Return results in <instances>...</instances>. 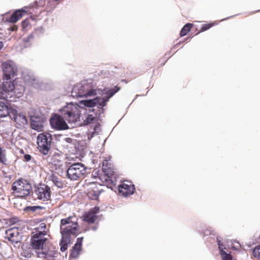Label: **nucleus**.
<instances>
[{
  "mask_svg": "<svg viewBox=\"0 0 260 260\" xmlns=\"http://www.w3.org/2000/svg\"><path fill=\"white\" fill-rule=\"evenodd\" d=\"M99 211L100 208L95 206L83 215V220L88 224L93 223L98 219V217L96 214L99 213Z\"/></svg>",
  "mask_w": 260,
  "mask_h": 260,
  "instance_id": "dca6fc26",
  "label": "nucleus"
},
{
  "mask_svg": "<svg viewBox=\"0 0 260 260\" xmlns=\"http://www.w3.org/2000/svg\"><path fill=\"white\" fill-rule=\"evenodd\" d=\"M18 29V27L16 25H14L11 27V30L12 31H16Z\"/></svg>",
  "mask_w": 260,
  "mask_h": 260,
  "instance_id": "58836bf2",
  "label": "nucleus"
},
{
  "mask_svg": "<svg viewBox=\"0 0 260 260\" xmlns=\"http://www.w3.org/2000/svg\"><path fill=\"white\" fill-rule=\"evenodd\" d=\"M97 101V105H98V108H102L106 105L107 102L109 101V99L107 96L106 99H101L99 98H96Z\"/></svg>",
  "mask_w": 260,
  "mask_h": 260,
  "instance_id": "c85d7f7f",
  "label": "nucleus"
},
{
  "mask_svg": "<svg viewBox=\"0 0 260 260\" xmlns=\"http://www.w3.org/2000/svg\"><path fill=\"white\" fill-rule=\"evenodd\" d=\"M52 138L50 135L40 134L37 137V144L40 152L44 155H46L50 149Z\"/></svg>",
  "mask_w": 260,
  "mask_h": 260,
  "instance_id": "0eeeda50",
  "label": "nucleus"
},
{
  "mask_svg": "<svg viewBox=\"0 0 260 260\" xmlns=\"http://www.w3.org/2000/svg\"><path fill=\"white\" fill-rule=\"evenodd\" d=\"M6 237L12 243H17L19 242V233L17 228H13L6 231Z\"/></svg>",
  "mask_w": 260,
  "mask_h": 260,
  "instance_id": "a211bd4d",
  "label": "nucleus"
},
{
  "mask_svg": "<svg viewBox=\"0 0 260 260\" xmlns=\"http://www.w3.org/2000/svg\"><path fill=\"white\" fill-rule=\"evenodd\" d=\"M35 193L40 200L48 201L50 200L51 193L50 188L46 185L41 184L35 190Z\"/></svg>",
  "mask_w": 260,
  "mask_h": 260,
  "instance_id": "ddd939ff",
  "label": "nucleus"
},
{
  "mask_svg": "<svg viewBox=\"0 0 260 260\" xmlns=\"http://www.w3.org/2000/svg\"><path fill=\"white\" fill-rule=\"evenodd\" d=\"M119 192L124 197L133 194L135 190V186L131 182L124 181L118 187Z\"/></svg>",
  "mask_w": 260,
  "mask_h": 260,
  "instance_id": "2eb2a0df",
  "label": "nucleus"
},
{
  "mask_svg": "<svg viewBox=\"0 0 260 260\" xmlns=\"http://www.w3.org/2000/svg\"><path fill=\"white\" fill-rule=\"evenodd\" d=\"M50 180L58 188H62L63 186V183L62 181L55 174H52L50 176Z\"/></svg>",
  "mask_w": 260,
  "mask_h": 260,
  "instance_id": "393cba45",
  "label": "nucleus"
},
{
  "mask_svg": "<svg viewBox=\"0 0 260 260\" xmlns=\"http://www.w3.org/2000/svg\"><path fill=\"white\" fill-rule=\"evenodd\" d=\"M64 140L66 142H67L68 143H71L72 142V139L70 138H65Z\"/></svg>",
  "mask_w": 260,
  "mask_h": 260,
  "instance_id": "4c0bfd02",
  "label": "nucleus"
},
{
  "mask_svg": "<svg viewBox=\"0 0 260 260\" xmlns=\"http://www.w3.org/2000/svg\"><path fill=\"white\" fill-rule=\"evenodd\" d=\"M253 255L254 257L260 259V245L254 248L253 250Z\"/></svg>",
  "mask_w": 260,
  "mask_h": 260,
  "instance_id": "473e14b6",
  "label": "nucleus"
},
{
  "mask_svg": "<svg viewBox=\"0 0 260 260\" xmlns=\"http://www.w3.org/2000/svg\"><path fill=\"white\" fill-rule=\"evenodd\" d=\"M116 175H102L96 178L101 181L103 183L102 186H106L108 188L113 189L116 184Z\"/></svg>",
  "mask_w": 260,
  "mask_h": 260,
  "instance_id": "f3484780",
  "label": "nucleus"
},
{
  "mask_svg": "<svg viewBox=\"0 0 260 260\" xmlns=\"http://www.w3.org/2000/svg\"><path fill=\"white\" fill-rule=\"evenodd\" d=\"M193 24L191 23H187L186 24L181 30L180 35L181 37H183L187 34V33L190 31L191 28L192 27Z\"/></svg>",
  "mask_w": 260,
  "mask_h": 260,
  "instance_id": "bb28decb",
  "label": "nucleus"
},
{
  "mask_svg": "<svg viewBox=\"0 0 260 260\" xmlns=\"http://www.w3.org/2000/svg\"><path fill=\"white\" fill-rule=\"evenodd\" d=\"M87 194L89 198L91 200H97L100 194L103 191L102 188V185L97 180L89 182L87 185Z\"/></svg>",
  "mask_w": 260,
  "mask_h": 260,
  "instance_id": "1a4fd4ad",
  "label": "nucleus"
},
{
  "mask_svg": "<svg viewBox=\"0 0 260 260\" xmlns=\"http://www.w3.org/2000/svg\"><path fill=\"white\" fill-rule=\"evenodd\" d=\"M86 172V169L81 163H75L68 169L67 174L71 180H77L82 177Z\"/></svg>",
  "mask_w": 260,
  "mask_h": 260,
  "instance_id": "423d86ee",
  "label": "nucleus"
},
{
  "mask_svg": "<svg viewBox=\"0 0 260 260\" xmlns=\"http://www.w3.org/2000/svg\"><path fill=\"white\" fill-rule=\"evenodd\" d=\"M0 222H1V220L0 219Z\"/></svg>",
  "mask_w": 260,
  "mask_h": 260,
  "instance_id": "79ce46f5",
  "label": "nucleus"
},
{
  "mask_svg": "<svg viewBox=\"0 0 260 260\" xmlns=\"http://www.w3.org/2000/svg\"><path fill=\"white\" fill-rule=\"evenodd\" d=\"M120 89V87L115 86L113 88H111L108 90L106 92L108 98L109 99L111 98L112 96H113V95L114 94L117 92Z\"/></svg>",
  "mask_w": 260,
  "mask_h": 260,
  "instance_id": "cd10ccee",
  "label": "nucleus"
},
{
  "mask_svg": "<svg viewBox=\"0 0 260 260\" xmlns=\"http://www.w3.org/2000/svg\"><path fill=\"white\" fill-rule=\"evenodd\" d=\"M60 114L69 123H75L80 121L81 113L77 105L68 104L60 110Z\"/></svg>",
  "mask_w": 260,
  "mask_h": 260,
  "instance_id": "f03ea898",
  "label": "nucleus"
},
{
  "mask_svg": "<svg viewBox=\"0 0 260 260\" xmlns=\"http://www.w3.org/2000/svg\"><path fill=\"white\" fill-rule=\"evenodd\" d=\"M217 241L218 247H219V249L220 250V254L221 255V250L224 251L223 249V248H222L223 245L221 243L220 240L218 238H217Z\"/></svg>",
  "mask_w": 260,
  "mask_h": 260,
  "instance_id": "c9c22d12",
  "label": "nucleus"
},
{
  "mask_svg": "<svg viewBox=\"0 0 260 260\" xmlns=\"http://www.w3.org/2000/svg\"><path fill=\"white\" fill-rule=\"evenodd\" d=\"M65 119L61 115L55 114L50 119L51 127L54 129L62 131L68 129L69 126Z\"/></svg>",
  "mask_w": 260,
  "mask_h": 260,
  "instance_id": "9b49d317",
  "label": "nucleus"
},
{
  "mask_svg": "<svg viewBox=\"0 0 260 260\" xmlns=\"http://www.w3.org/2000/svg\"><path fill=\"white\" fill-rule=\"evenodd\" d=\"M10 115V109H9L4 103L0 102V118L5 117Z\"/></svg>",
  "mask_w": 260,
  "mask_h": 260,
  "instance_id": "5701e85b",
  "label": "nucleus"
},
{
  "mask_svg": "<svg viewBox=\"0 0 260 260\" xmlns=\"http://www.w3.org/2000/svg\"><path fill=\"white\" fill-rule=\"evenodd\" d=\"M23 157H24V159H25V160L26 161H28L30 160L31 159V156L30 155L27 154H24L23 156Z\"/></svg>",
  "mask_w": 260,
  "mask_h": 260,
  "instance_id": "e433bc0d",
  "label": "nucleus"
},
{
  "mask_svg": "<svg viewBox=\"0 0 260 260\" xmlns=\"http://www.w3.org/2000/svg\"><path fill=\"white\" fill-rule=\"evenodd\" d=\"M83 240V237L77 238L76 243H75V245L73 247L72 249L71 250L70 254V257L73 258H76L78 257L82 250Z\"/></svg>",
  "mask_w": 260,
  "mask_h": 260,
  "instance_id": "aec40b11",
  "label": "nucleus"
},
{
  "mask_svg": "<svg viewBox=\"0 0 260 260\" xmlns=\"http://www.w3.org/2000/svg\"><path fill=\"white\" fill-rule=\"evenodd\" d=\"M4 79L10 80L13 78L17 73V68L11 62H4L2 63Z\"/></svg>",
  "mask_w": 260,
  "mask_h": 260,
  "instance_id": "f8f14e48",
  "label": "nucleus"
},
{
  "mask_svg": "<svg viewBox=\"0 0 260 260\" xmlns=\"http://www.w3.org/2000/svg\"><path fill=\"white\" fill-rule=\"evenodd\" d=\"M26 13V10L23 9L16 10L10 17L7 19V21L13 23H15L20 20Z\"/></svg>",
  "mask_w": 260,
  "mask_h": 260,
  "instance_id": "412c9836",
  "label": "nucleus"
},
{
  "mask_svg": "<svg viewBox=\"0 0 260 260\" xmlns=\"http://www.w3.org/2000/svg\"><path fill=\"white\" fill-rule=\"evenodd\" d=\"M94 117L92 115H88L85 121L87 123H90L94 119Z\"/></svg>",
  "mask_w": 260,
  "mask_h": 260,
  "instance_id": "72a5a7b5",
  "label": "nucleus"
},
{
  "mask_svg": "<svg viewBox=\"0 0 260 260\" xmlns=\"http://www.w3.org/2000/svg\"><path fill=\"white\" fill-rule=\"evenodd\" d=\"M30 19H32L31 16L29 18H26L21 22V27L23 31H26L31 28V26L30 23Z\"/></svg>",
  "mask_w": 260,
  "mask_h": 260,
  "instance_id": "a878e982",
  "label": "nucleus"
},
{
  "mask_svg": "<svg viewBox=\"0 0 260 260\" xmlns=\"http://www.w3.org/2000/svg\"><path fill=\"white\" fill-rule=\"evenodd\" d=\"M12 190L14 196L19 198L28 196L31 191V185L26 180L20 179L12 184Z\"/></svg>",
  "mask_w": 260,
  "mask_h": 260,
  "instance_id": "7ed1b4c3",
  "label": "nucleus"
},
{
  "mask_svg": "<svg viewBox=\"0 0 260 260\" xmlns=\"http://www.w3.org/2000/svg\"><path fill=\"white\" fill-rule=\"evenodd\" d=\"M216 23L215 22H213V23H209L203 24L202 26V27H201V28H200V30L199 31V32L197 33V34H199L200 32H203V31H205L206 30H208L211 27L213 26Z\"/></svg>",
  "mask_w": 260,
  "mask_h": 260,
  "instance_id": "c756f323",
  "label": "nucleus"
},
{
  "mask_svg": "<svg viewBox=\"0 0 260 260\" xmlns=\"http://www.w3.org/2000/svg\"><path fill=\"white\" fill-rule=\"evenodd\" d=\"M3 47V43L0 41V49H2Z\"/></svg>",
  "mask_w": 260,
  "mask_h": 260,
  "instance_id": "a19ab883",
  "label": "nucleus"
},
{
  "mask_svg": "<svg viewBox=\"0 0 260 260\" xmlns=\"http://www.w3.org/2000/svg\"><path fill=\"white\" fill-rule=\"evenodd\" d=\"M46 234L47 232L44 231H36L32 233L30 245L33 249L40 251L44 248V246L47 239L45 237Z\"/></svg>",
  "mask_w": 260,
  "mask_h": 260,
  "instance_id": "39448f33",
  "label": "nucleus"
},
{
  "mask_svg": "<svg viewBox=\"0 0 260 260\" xmlns=\"http://www.w3.org/2000/svg\"><path fill=\"white\" fill-rule=\"evenodd\" d=\"M24 90L23 86H20V88H18L17 85L15 86L11 80H6L3 82L2 88H0V98H7V93L11 91H13L14 94L20 97L23 94Z\"/></svg>",
  "mask_w": 260,
  "mask_h": 260,
  "instance_id": "20e7f679",
  "label": "nucleus"
},
{
  "mask_svg": "<svg viewBox=\"0 0 260 260\" xmlns=\"http://www.w3.org/2000/svg\"><path fill=\"white\" fill-rule=\"evenodd\" d=\"M88 85L77 84L73 86L71 94L74 98L87 97L92 95H95L96 91L94 89L88 90Z\"/></svg>",
  "mask_w": 260,
  "mask_h": 260,
  "instance_id": "6e6552de",
  "label": "nucleus"
},
{
  "mask_svg": "<svg viewBox=\"0 0 260 260\" xmlns=\"http://www.w3.org/2000/svg\"><path fill=\"white\" fill-rule=\"evenodd\" d=\"M64 158L63 156L57 153L49 155L48 157V161L51 167L55 170L61 169L63 165Z\"/></svg>",
  "mask_w": 260,
  "mask_h": 260,
  "instance_id": "4468645a",
  "label": "nucleus"
},
{
  "mask_svg": "<svg viewBox=\"0 0 260 260\" xmlns=\"http://www.w3.org/2000/svg\"><path fill=\"white\" fill-rule=\"evenodd\" d=\"M31 127L39 132L43 131V125L42 122L40 121L32 120L31 122Z\"/></svg>",
  "mask_w": 260,
  "mask_h": 260,
  "instance_id": "b1692460",
  "label": "nucleus"
},
{
  "mask_svg": "<svg viewBox=\"0 0 260 260\" xmlns=\"http://www.w3.org/2000/svg\"><path fill=\"white\" fill-rule=\"evenodd\" d=\"M97 229H98L97 225H94V226H92V228H91V229L93 231H95Z\"/></svg>",
  "mask_w": 260,
  "mask_h": 260,
  "instance_id": "ea45409f",
  "label": "nucleus"
},
{
  "mask_svg": "<svg viewBox=\"0 0 260 260\" xmlns=\"http://www.w3.org/2000/svg\"><path fill=\"white\" fill-rule=\"evenodd\" d=\"M37 256L40 258H44L47 260H53L54 255L56 254L54 251L47 250L45 248L41 251H37Z\"/></svg>",
  "mask_w": 260,
  "mask_h": 260,
  "instance_id": "4be33fe9",
  "label": "nucleus"
},
{
  "mask_svg": "<svg viewBox=\"0 0 260 260\" xmlns=\"http://www.w3.org/2000/svg\"><path fill=\"white\" fill-rule=\"evenodd\" d=\"M110 157H107L104 159L102 165L104 174L102 175H110L111 176V175H115L113 165L110 161Z\"/></svg>",
  "mask_w": 260,
  "mask_h": 260,
  "instance_id": "6ab92c4d",
  "label": "nucleus"
},
{
  "mask_svg": "<svg viewBox=\"0 0 260 260\" xmlns=\"http://www.w3.org/2000/svg\"><path fill=\"white\" fill-rule=\"evenodd\" d=\"M10 117L15 122L18 128L24 127L27 124L26 116L22 112H18L14 109H10Z\"/></svg>",
  "mask_w": 260,
  "mask_h": 260,
  "instance_id": "9d476101",
  "label": "nucleus"
},
{
  "mask_svg": "<svg viewBox=\"0 0 260 260\" xmlns=\"http://www.w3.org/2000/svg\"><path fill=\"white\" fill-rule=\"evenodd\" d=\"M97 100L96 98L90 100L84 101V105L88 107H93L97 105Z\"/></svg>",
  "mask_w": 260,
  "mask_h": 260,
  "instance_id": "7c9ffc66",
  "label": "nucleus"
},
{
  "mask_svg": "<svg viewBox=\"0 0 260 260\" xmlns=\"http://www.w3.org/2000/svg\"><path fill=\"white\" fill-rule=\"evenodd\" d=\"M42 207L39 206H27L25 208V211L27 212H34L38 209H42Z\"/></svg>",
  "mask_w": 260,
  "mask_h": 260,
  "instance_id": "2f4dec72",
  "label": "nucleus"
},
{
  "mask_svg": "<svg viewBox=\"0 0 260 260\" xmlns=\"http://www.w3.org/2000/svg\"><path fill=\"white\" fill-rule=\"evenodd\" d=\"M46 225L45 223H41L39 226L38 228V230H37L36 231H45V229H46Z\"/></svg>",
  "mask_w": 260,
  "mask_h": 260,
  "instance_id": "f704fd0d",
  "label": "nucleus"
},
{
  "mask_svg": "<svg viewBox=\"0 0 260 260\" xmlns=\"http://www.w3.org/2000/svg\"><path fill=\"white\" fill-rule=\"evenodd\" d=\"M78 219L75 216H70L60 220V233L61 239L59 245L62 252L67 250L71 243V236L76 237L79 233Z\"/></svg>",
  "mask_w": 260,
  "mask_h": 260,
  "instance_id": "f257e3e1",
  "label": "nucleus"
},
{
  "mask_svg": "<svg viewBox=\"0 0 260 260\" xmlns=\"http://www.w3.org/2000/svg\"><path fill=\"white\" fill-rule=\"evenodd\" d=\"M259 238H260V235H259Z\"/></svg>",
  "mask_w": 260,
  "mask_h": 260,
  "instance_id": "37998d69",
  "label": "nucleus"
}]
</instances>
